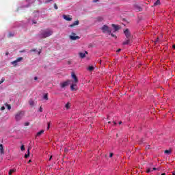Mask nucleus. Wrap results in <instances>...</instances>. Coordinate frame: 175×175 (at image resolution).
Returning a JSON list of instances; mask_svg holds the SVG:
<instances>
[{
  "label": "nucleus",
  "mask_w": 175,
  "mask_h": 175,
  "mask_svg": "<svg viewBox=\"0 0 175 175\" xmlns=\"http://www.w3.org/2000/svg\"><path fill=\"white\" fill-rule=\"evenodd\" d=\"M77 83H73V84H72L71 85H70V90H71V91H75V90H76L75 88L76 87V85H77Z\"/></svg>",
  "instance_id": "nucleus-18"
},
{
  "label": "nucleus",
  "mask_w": 175,
  "mask_h": 175,
  "mask_svg": "<svg viewBox=\"0 0 175 175\" xmlns=\"http://www.w3.org/2000/svg\"><path fill=\"white\" fill-rule=\"evenodd\" d=\"M65 107H66V109H69V107H70L69 103H68L67 104H66Z\"/></svg>",
  "instance_id": "nucleus-28"
},
{
  "label": "nucleus",
  "mask_w": 175,
  "mask_h": 175,
  "mask_svg": "<svg viewBox=\"0 0 175 175\" xmlns=\"http://www.w3.org/2000/svg\"><path fill=\"white\" fill-rule=\"evenodd\" d=\"M71 77L74 79L75 84H77V83H79V79H77L76 74H75V72H72Z\"/></svg>",
  "instance_id": "nucleus-8"
},
{
  "label": "nucleus",
  "mask_w": 175,
  "mask_h": 175,
  "mask_svg": "<svg viewBox=\"0 0 175 175\" xmlns=\"http://www.w3.org/2000/svg\"><path fill=\"white\" fill-rule=\"evenodd\" d=\"M80 24V21H75L72 24L70 25V28H73V27H76V25H79Z\"/></svg>",
  "instance_id": "nucleus-13"
},
{
  "label": "nucleus",
  "mask_w": 175,
  "mask_h": 175,
  "mask_svg": "<svg viewBox=\"0 0 175 175\" xmlns=\"http://www.w3.org/2000/svg\"><path fill=\"white\" fill-rule=\"evenodd\" d=\"M39 112L40 113H43V108H42V107H40Z\"/></svg>",
  "instance_id": "nucleus-30"
},
{
  "label": "nucleus",
  "mask_w": 175,
  "mask_h": 175,
  "mask_svg": "<svg viewBox=\"0 0 175 175\" xmlns=\"http://www.w3.org/2000/svg\"><path fill=\"white\" fill-rule=\"evenodd\" d=\"M172 152V150H165V151H164V153L165 154H170Z\"/></svg>",
  "instance_id": "nucleus-26"
},
{
  "label": "nucleus",
  "mask_w": 175,
  "mask_h": 175,
  "mask_svg": "<svg viewBox=\"0 0 175 175\" xmlns=\"http://www.w3.org/2000/svg\"><path fill=\"white\" fill-rule=\"evenodd\" d=\"M38 55H40V51L38 52Z\"/></svg>",
  "instance_id": "nucleus-52"
},
{
  "label": "nucleus",
  "mask_w": 175,
  "mask_h": 175,
  "mask_svg": "<svg viewBox=\"0 0 175 175\" xmlns=\"http://www.w3.org/2000/svg\"><path fill=\"white\" fill-rule=\"evenodd\" d=\"M24 116H25V112L24 111H19L15 113V120L16 121H21L24 118Z\"/></svg>",
  "instance_id": "nucleus-2"
},
{
  "label": "nucleus",
  "mask_w": 175,
  "mask_h": 175,
  "mask_svg": "<svg viewBox=\"0 0 175 175\" xmlns=\"http://www.w3.org/2000/svg\"><path fill=\"white\" fill-rule=\"evenodd\" d=\"M23 57H18L16 60L13 61L11 62L12 65H14L16 66L18 64V62H21L23 61Z\"/></svg>",
  "instance_id": "nucleus-7"
},
{
  "label": "nucleus",
  "mask_w": 175,
  "mask_h": 175,
  "mask_svg": "<svg viewBox=\"0 0 175 175\" xmlns=\"http://www.w3.org/2000/svg\"><path fill=\"white\" fill-rule=\"evenodd\" d=\"M152 170H158V168H157V167H153Z\"/></svg>",
  "instance_id": "nucleus-41"
},
{
  "label": "nucleus",
  "mask_w": 175,
  "mask_h": 175,
  "mask_svg": "<svg viewBox=\"0 0 175 175\" xmlns=\"http://www.w3.org/2000/svg\"><path fill=\"white\" fill-rule=\"evenodd\" d=\"M102 62V60H100V64Z\"/></svg>",
  "instance_id": "nucleus-53"
},
{
  "label": "nucleus",
  "mask_w": 175,
  "mask_h": 175,
  "mask_svg": "<svg viewBox=\"0 0 175 175\" xmlns=\"http://www.w3.org/2000/svg\"><path fill=\"white\" fill-rule=\"evenodd\" d=\"M0 154H5L3 144H0Z\"/></svg>",
  "instance_id": "nucleus-15"
},
{
  "label": "nucleus",
  "mask_w": 175,
  "mask_h": 175,
  "mask_svg": "<svg viewBox=\"0 0 175 175\" xmlns=\"http://www.w3.org/2000/svg\"><path fill=\"white\" fill-rule=\"evenodd\" d=\"M32 162V160H29L28 163H31Z\"/></svg>",
  "instance_id": "nucleus-45"
},
{
  "label": "nucleus",
  "mask_w": 175,
  "mask_h": 175,
  "mask_svg": "<svg viewBox=\"0 0 175 175\" xmlns=\"http://www.w3.org/2000/svg\"><path fill=\"white\" fill-rule=\"evenodd\" d=\"M70 80H67L63 83H60L61 88H65V87H68L69 84H70Z\"/></svg>",
  "instance_id": "nucleus-6"
},
{
  "label": "nucleus",
  "mask_w": 175,
  "mask_h": 175,
  "mask_svg": "<svg viewBox=\"0 0 175 175\" xmlns=\"http://www.w3.org/2000/svg\"><path fill=\"white\" fill-rule=\"evenodd\" d=\"M5 55H9V52H7V53H5Z\"/></svg>",
  "instance_id": "nucleus-47"
},
{
  "label": "nucleus",
  "mask_w": 175,
  "mask_h": 175,
  "mask_svg": "<svg viewBox=\"0 0 175 175\" xmlns=\"http://www.w3.org/2000/svg\"><path fill=\"white\" fill-rule=\"evenodd\" d=\"M113 155H114L113 152L109 153V158H113Z\"/></svg>",
  "instance_id": "nucleus-35"
},
{
  "label": "nucleus",
  "mask_w": 175,
  "mask_h": 175,
  "mask_svg": "<svg viewBox=\"0 0 175 175\" xmlns=\"http://www.w3.org/2000/svg\"><path fill=\"white\" fill-rule=\"evenodd\" d=\"M101 31H103V33H108L109 35H110V33H111V30H110V27H109V26L104 25L102 27H101Z\"/></svg>",
  "instance_id": "nucleus-3"
},
{
  "label": "nucleus",
  "mask_w": 175,
  "mask_h": 175,
  "mask_svg": "<svg viewBox=\"0 0 175 175\" xmlns=\"http://www.w3.org/2000/svg\"><path fill=\"white\" fill-rule=\"evenodd\" d=\"M111 122H108V124H110Z\"/></svg>",
  "instance_id": "nucleus-55"
},
{
  "label": "nucleus",
  "mask_w": 175,
  "mask_h": 175,
  "mask_svg": "<svg viewBox=\"0 0 175 175\" xmlns=\"http://www.w3.org/2000/svg\"><path fill=\"white\" fill-rule=\"evenodd\" d=\"M1 110H5V107L3 106L1 107Z\"/></svg>",
  "instance_id": "nucleus-43"
},
{
  "label": "nucleus",
  "mask_w": 175,
  "mask_h": 175,
  "mask_svg": "<svg viewBox=\"0 0 175 175\" xmlns=\"http://www.w3.org/2000/svg\"><path fill=\"white\" fill-rule=\"evenodd\" d=\"M124 33L126 39H131L132 36H131V31H129V29H126L124 31Z\"/></svg>",
  "instance_id": "nucleus-4"
},
{
  "label": "nucleus",
  "mask_w": 175,
  "mask_h": 175,
  "mask_svg": "<svg viewBox=\"0 0 175 175\" xmlns=\"http://www.w3.org/2000/svg\"><path fill=\"white\" fill-rule=\"evenodd\" d=\"M43 98L45 100H49V95L47 94H45Z\"/></svg>",
  "instance_id": "nucleus-23"
},
{
  "label": "nucleus",
  "mask_w": 175,
  "mask_h": 175,
  "mask_svg": "<svg viewBox=\"0 0 175 175\" xmlns=\"http://www.w3.org/2000/svg\"><path fill=\"white\" fill-rule=\"evenodd\" d=\"M172 175H175V173H173Z\"/></svg>",
  "instance_id": "nucleus-54"
},
{
  "label": "nucleus",
  "mask_w": 175,
  "mask_h": 175,
  "mask_svg": "<svg viewBox=\"0 0 175 175\" xmlns=\"http://www.w3.org/2000/svg\"><path fill=\"white\" fill-rule=\"evenodd\" d=\"M150 172H152V170H151V169L148 168L146 170V173H150Z\"/></svg>",
  "instance_id": "nucleus-31"
},
{
  "label": "nucleus",
  "mask_w": 175,
  "mask_h": 175,
  "mask_svg": "<svg viewBox=\"0 0 175 175\" xmlns=\"http://www.w3.org/2000/svg\"><path fill=\"white\" fill-rule=\"evenodd\" d=\"M53 33H54L53 30L50 29H46L40 31V34H38V38H40V39H46V38L51 36Z\"/></svg>",
  "instance_id": "nucleus-1"
},
{
  "label": "nucleus",
  "mask_w": 175,
  "mask_h": 175,
  "mask_svg": "<svg viewBox=\"0 0 175 175\" xmlns=\"http://www.w3.org/2000/svg\"><path fill=\"white\" fill-rule=\"evenodd\" d=\"M114 125H117V123L116 122H113Z\"/></svg>",
  "instance_id": "nucleus-49"
},
{
  "label": "nucleus",
  "mask_w": 175,
  "mask_h": 175,
  "mask_svg": "<svg viewBox=\"0 0 175 175\" xmlns=\"http://www.w3.org/2000/svg\"><path fill=\"white\" fill-rule=\"evenodd\" d=\"M161 5V0H157L154 3L153 6H159Z\"/></svg>",
  "instance_id": "nucleus-17"
},
{
  "label": "nucleus",
  "mask_w": 175,
  "mask_h": 175,
  "mask_svg": "<svg viewBox=\"0 0 175 175\" xmlns=\"http://www.w3.org/2000/svg\"><path fill=\"white\" fill-rule=\"evenodd\" d=\"M53 158V156H51L49 158V161H51V159Z\"/></svg>",
  "instance_id": "nucleus-44"
},
{
  "label": "nucleus",
  "mask_w": 175,
  "mask_h": 175,
  "mask_svg": "<svg viewBox=\"0 0 175 175\" xmlns=\"http://www.w3.org/2000/svg\"><path fill=\"white\" fill-rule=\"evenodd\" d=\"M121 51V49L117 50V53H120Z\"/></svg>",
  "instance_id": "nucleus-42"
},
{
  "label": "nucleus",
  "mask_w": 175,
  "mask_h": 175,
  "mask_svg": "<svg viewBox=\"0 0 175 175\" xmlns=\"http://www.w3.org/2000/svg\"><path fill=\"white\" fill-rule=\"evenodd\" d=\"M88 70H90V72H92V70H94V66H90L88 67Z\"/></svg>",
  "instance_id": "nucleus-24"
},
{
  "label": "nucleus",
  "mask_w": 175,
  "mask_h": 175,
  "mask_svg": "<svg viewBox=\"0 0 175 175\" xmlns=\"http://www.w3.org/2000/svg\"><path fill=\"white\" fill-rule=\"evenodd\" d=\"M99 0H93V2L96 3V2H98Z\"/></svg>",
  "instance_id": "nucleus-40"
},
{
  "label": "nucleus",
  "mask_w": 175,
  "mask_h": 175,
  "mask_svg": "<svg viewBox=\"0 0 175 175\" xmlns=\"http://www.w3.org/2000/svg\"><path fill=\"white\" fill-rule=\"evenodd\" d=\"M79 54L80 58H85V54H88V52L85 51V53L80 52Z\"/></svg>",
  "instance_id": "nucleus-14"
},
{
  "label": "nucleus",
  "mask_w": 175,
  "mask_h": 175,
  "mask_svg": "<svg viewBox=\"0 0 175 175\" xmlns=\"http://www.w3.org/2000/svg\"><path fill=\"white\" fill-rule=\"evenodd\" d=\"M29 104L30 105V106H33V105H34L33 100H30L29 101Z\"/></svg>",
  "instance_id": "nucleus-25"
},
{
  "label": "nucleus",
  "mask_w": 175,
  "mask_h": 175,
  "mask_svg": "<svg viewBox=\"0 0 175 175\" xmlns=\"http://www.w3.org/2000/svg\"><path fill=\"white\" fill-rule=\"evenodd\" d=\"M29 125V122H25V126H28Z\"/></svg>",
  "instance_id": "nucleus-37"
},
{
  "label": "nucleus",
  "mask_w": 175,
  "mask_h": 175,
  "mask_svg": "<svg viewBox=\"0 0 175 175\" xmlns=\"http://www.w3.org/2000/svg\"><path fill=\"white\" fill-rule=\"evenodd\" d=\"M134 8H135V10H136L137 12H142V7H140V5H139V4H135Z\"/></svg>",
  "instance_id": "nucleus-12"
},
{
  "label": "nucleus",
  "mask_w": 175,
  "mask_h": 175,
  "mask_svg": "<svg viewBox=\"0 0 175 175\" xmlns=\"http://www.w3.org/2000/svg\"><path fill=\"white\" fill-rule=\"evenodd\" d=\"M51 1H53V0H46L44 3H50Z\"/></svg>",
  "instance_id": "nucleus-29"
},
{
  "label": "nucleus",
  "mask_w": 175,
  "mask_h": 175,
  "mask_svg": "<svg viewBox=\"0 0 175 175\" xmlns=\"http://www.w3.org/2000/svg\"><path fill=\"white\" fill-rule=\"evenodd\" d=\"M8 36L9 38H11V36H14V34L12 33H9Z\"/></svg>",
  "instance_id": "nucleus-32"
},
{
  "label": "nucleus",
  "mask_w": 175,
  "mask_h": 175,
  "mask_svg": "<svg viewBox=\"0 0 175 175\" xmlns=\"http://www.w3.org/2000/svg\"><path fill=\"white\" fill-rule=\"evenodd\" d=\"M109 35H111V36H112V38H116V35H114L113 33H110Z\"/></svg>",
  "instance_id": "nucleus-36"
},
{
  "label": "nucleus",
  "mask_w": 175,
  "mask_h": 175,
  "mask_svg": "<svg viewBox=\"0 0 175 175\" xmlns=\"http://www.w3.org/2000/svg\"><path fill=\"white\" fill-rule=\"evenodd\" d=\"M29 148H28L27 150V154H25V158H28V157H29V154H30V152H29Z\"/></svg>",
  "instance_id": "nucleus-22"
},
{
  "label": "nucleus",
  "mask_w": 175,
  "mask_h": 175,
  "mask_svg": "<svg viewBox=\"0 0 175 175\" xmlns=\"http://www.w3.org/2000/svg\"><path fill=\"white\" fill-rule=\"evenodd\" d=\"M21 151H24V150H25V146L24 145H22L21 146Z\"/></svg>",
  "instance_id": "nucleus-27"
},
{
  "label": "nucleus",
  "mask_w": 175,
  "mask_h": 175,
  "mask_svg": "<svg viewBox=\"0 0 175 175\" xmlns=\"http://www.w3.org/2000/svg\"><path fill=\"white\" fill-rule=\"evenodd\" d=\"M96 21H98V23H102V21H103V18L101 16H98L96 18Z\"/></svg>",
  "instance_id": "nucleus-16"
},
{
  "label": "nucleus",
  "mask_w": 175,
  "mask_h": 175,
  "mask_svg": "<svg viewBox=\"0 0 175 175\" xmlns=\"http://www.w3.org/2000/svg\"><path fill=\"white\" fill-rule=\"evenodd\" d=\"M14 172H16V170H10L8 174L9 175H12L13 173H14Z\"/></svg>",
  "instance_id": "nucleus-21"
},
{
  "label": "nucleus",
  "mask_w": 175,
  "mask_h": 175,
  "mask_svg": "<svg viewBox=\"0 0 175 175\" xmlns=\"http://www.w3.org/2000/svg\"><path fill=\"white\" fill-rule=\"evenodd\" d=\"M3 81H5V78H2L1 81H0V85H1L2 83H3Z\"/></svg>",
  "instance_id": "nucleus-33"
},
{
  "label": "nucleus",
  "mask_w": 175,
  "mask_h": 175,
  "mask_svg": "<svg viewBox=\"0 0 175 175\" xmlns=\"http://www.w3.org/2000/svg\"><path fill=\"white\" fill-rule=\"evenodd\" d=\"M69 38L71 40H77V39H80L79 36H76V33H71V36H69Z\"/></svg>",
  "instance_id": "nucleus-5"
},
{
  "label": "nucleus",
  "mask_w": 175,
  "mask_h": 175,
  "mask_svg": "<svg viewBox=\"0 0 175 175\" xmlns=\"http://www.w3.org/2000/svg\"><path fill=\"white\" fill-rule=\"evenodd\" d=\"M63 18L66 21H72V18L70 15H63Z\"/></svg>",
  "instance_id": "nucleus-10"
},
{
  "label": "nucleus",
  "mask_w": 175,
  "mask_h": 175,
  "mask_svg": "<svg viewBox=\"0 0 175 175\" xmlns=\"http://www.w3.org/2000/svg\"><path fill=\"white\" fill-rule=\"evenodd\" d=\"M172 48H173V49H175V45H173V46H172Z\"/></svg>",
  "instance_id": "nucleus-50"
},
{
  "label": "nucleus",
  "mask_w": 175,
  "mask_h": 175,
  "mask_svg": "<svg viewBox=\"0 0 175 175\" xmlns=\"http://www.w3.org/2000/svg\"><path fill=\"white\" fill-rule=\"evenodd\" d=\"M161 175H166V174L165 173H163V174H161Z\"/></svg>",
  "instance_id": "nucleus-51"
},
{
  "label": "nucleus",
  "mask_w": 175,
  "mask_h": 175,
  "mask_svg": "<svg viewBox=\"0 0 175 175\" xmlns=\"http://www.w3.org/2000/svg\"><path fill=\"white\" fill-rule=\"evenodd\" d=\"M122 124V122H119V125H121Z\"/></svg>",
  "instance_id": "nucleus-46"
},
{
  "label": "nucleus",
  "mask_w": 175,
  "mask_h": 175,
  "mask_svg": "<svg viewBox=\"0 0 175 175\" xmlns=\"http://www.w3.org/2000/svg\"><path fill=\"white\" fill-rule=\"evenodd\" d=\"M38 79V77H34V80H36Z\"/></svg>",
  "instance_id": "nucleus-48"
},
{
  "label": "nucleus",
  "mask_w": 175,
  "mask_h": 175,
  "mask_svg": "<svg viewBox=\"0 0 175 175\" xmlns=\"http://www.w3.org/2000/svg\"><path fill=\"white\" fill-rule=\"evenodd\" d=\"M54 8L57 10L58 9V6H57V3H54Z\"/></svg>",
  "instance_id": "nucleus-34"
},
{
  "label": "nucleus",
  "mask_w": 175,
  "mask_h": 175,
  "mask_svg": "<svg viewBox=\"0 0 175 175\" xmlns=\"http://www.w3.org/2000/svg\"><path fill=\"white\" fill-rule=\"evenodd\" d=\"M5 107H7V109H8V110H10V109H12V106L8 103H5Z\"/></svg>",
  "instance_id": "nucleus-20"
},
{
  "label": "nucleus",
  "mask_w": 175,
  "mask_h": 175,
  "mask_svg": "<svg viewBox=\"0 0 175 175\" xmlns=\"http://www.w3.org/2000/svg\"><path fill=\"white\" fill-rule=\"evenodd\" d=\"M33 51H36V49H31V50H30L31 53H33Z\"/></svg>",
  "instance_id": "nucleus-39"
},
{
  "label": "nucleus",
  "mask_w": 175,
  "mask_h": 175,
  "mask_svg": "<svg viewBox=\"0 0 175 175\" xmlns=\"http://www.w3.org/2000/svg\"><path fill=\"white\" fill-rule=\"evenodd\" d=\"M132 39L131 38H127V40H126L124 42H123L122 44L124 46L126 45V44H131V43H132Z\"/></svg>",
  "instance_id": "nucleus-11"
},
{
  "label": "nucleus",
  "mask_w": 175,
  "mask_h": 175,
  "mask_svg": "<svg viewBox=\"0 0 175 175\" xmlns=\"http://www.w3.org/2000/svg\"><path fill=\"white\" fill-rule=\"evenodd\" d=\"M111 27H113L115 32H117V31H119V29H121V27H120V25H118L112 24Z\"/></svg>",
  "instance_id": "nucleus-9"
},
{
  "label": "nucleus",
  "mask_w": 175,
  "mask_h": 175,
  "mask_svg": "<svg viewBox=\"0 0 175 175\" xmlns=\"http://www.w3.org/2000/svg\"><path fill=\"white\" fill-rule=\"evenodd\" d=\"M44 133V130H41L38 133H37L36 136H40V135H43Z\"/></svg>",
  "instance_id": "nucleus-19"
},
{
  "label": "nucleus",
  "mask_w": 175,
  "mask_h": 175,
  "mask_svg": "<svg viewBox=\"0 0 175 175\" xmlns=\"http://www.w3.org/2000/svg\"><path fill=\"white\" fill-rule=\"evenodd\" d=\"M47 129H50V122H48V127Z\"/></svg>",
  "instance_id": "nucleus-38"
}]
</instances>
